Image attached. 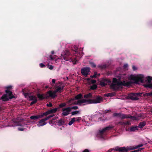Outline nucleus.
<instances>
[{"label": "nucleus", "instance_id": "nucleus-40", "mask_svg": "<svg viewBox=\"0 0 152 152\" xmlns=\"http://www.w3.org/2000/svg\"><path fill=\"white\" fill-rule=\"evenodd\" d=\"M15 123L16 124V125L17 126H22V125L21 124V123L19 121H14Z\"/></svg>", "mask_w": 152, "mask_h": 152}, {"label": "nucleus", "instance_id": "nucleus-9", "mask_svg": "<svg viewBox=\"0 0 152 152\" xmlns=\"http://www.w3.org/2000/svg\"><path fill=\"white\" fill-rule=\"evenodd\" d=\"M90 68L89 67H85L82 68L81 70L82 74L85 77H87L90 72Z\"/></svg>", "mask_w": 152, "mask_h": 152}, {"label": "nucleus", "instance_id": "nucleus-13", "mask_svg": "<svg viewBox=\"0 0 152 152\" xmlns=\"http://www.w3.org/2000/svg\"><path fill=\"white\" fill-rule=\"evenodd\" d=\"M114 151H118L119 152H127V149L125 147H116L114 148Z\"/></svg>", "mask_w": 152, "mask_h": 152}, {"label": "nucleus", "instance_id": "nucleus-43", "mask_svg": "<svg viewBox=\"0 0 152 152\" xmlns=\"http://www.w3.org/2000/svg\"><path fill=\"white\" fill-rule=\"evenodd\" d=\"M97 75V72H95L94 73V75H93L91 76L90 77L91 78H96V77Z\"/></svg>", "mask_w": 152, "mask_h": 152}, {"label": "nucleus", "instance_id": "nucleus-55", "mask_svg": "<svg viewBox=\"0 0 152 152\" xmlns=\"http://www.w3.org/2000/svg\"><path fill=\"white\" fill-rule=\"evenodd\" d=\"M54 94L55 95H57L56 94L57 92H58L56 90V89L54 90V91L53 92Z\"/></svg>", "mask_w": 152, "mask_h": 152}, {"label": "nucleus", "instance_id": "nucleus-4", "mask_svg": "<svg viewBox=\"0 0 152 152\" xmlns=\"http://www.w3.org/2000/svg\"><path fill=\"white\" fill-rule=\"evenodd\" d=\"M72 56L68 50H66L64 51L61 54V59L66 61H69L72 58Z\"/></svg>", "mask_w": 152, "mask_h": 152}, {"label": "nucleus", "instance_id": "nucleus-12", "mask_svg": "<svg viewBox=\"0 0 152 152\" xmlns=\"http://www.w3.org/2000/svg\"><path fill=\"white\" fill-rule=\"evenodd\" d=\"M56 96H57V95H55L53 91L51 90L49 91H48L47 93L46 94V99H48L50 97L54 98Z\"/></svg>", "mask_w": 152, "mask_h": 152}, {"label": "nucleus", "instance_id": "nucleus-39", "mask_svg": "<svg viewBox=\"0 0 152 152\" xmlns=\"http://www.w3.org/2000/svg\"><path fill=\"white\" fill-rule=\"evenodd\" d=\"M66 105V104L65 103H61L59 105V107L60 108H63Z\"/></svg>", "mask_w": 152, "mask_h": 152}, {"label": "nucleus", "instance_id": "nucleus-47", "mask_svg": "<svg viewBox=\"0 0 152 152\" xmlns=\"http://www.w3.org/2000/svg\"><path fill=\"white\" fill-rule=\"evenodd\" d=\"M119 114H120V113H114L113 114V116L115 117H119Z\"/></svg>", "mask_w": 152, "mask_h": 152}, {"label": "nucleus", "instance_id": "nucleus-59", "mask_svg": "<svg viewBox=\"0 0 152 152\" xmlns=\"http://www.w3.org/2000/svg\"><path fill=\"white\" fill-rule=\"evenodd\" d=\"M83 152H89V151L88 149H86L83 151Z\"/></svg>", "mask_w": 152, "mask_h": 152}, {"label": "nucleus", "instance_id": "nucleus-64", "mask_svg": "<svg viewBox=\"0 0 152 152\" xmlns=\"http://www.w3.org/2000/svg\"><path fill=\"white\" fill-rule=\"evenodd\" d=\"M113 150H114V148H113V149H110L109 150L107 151V152H111Z\"/></svg>", "mask_w": 152, "mask_h": 152}, {"label": "nucleus", "instance_id": "nucleus-27", "mask_svg": "<svg viewBox=\"0 0 152 152\" xmlns=\"http://www.w3.org/2000/svg\"><path fill=\"white\" fill-rule=\"evenodd\" d=\"M30 118L31 120H35L36 119H37L39 118V115H37L31 116L30 117Z\"/></svg>", "mask_w": 152, "mask_h": 152}, {"label": "nucleus", "instance_id": "nucleus-21", "mask_svg": "<svg viewBox=\"0 0 152 152\" xmlns=\"http://www.w3.org/2000/svg\"><path fill=\"white\" fill-rule=\"evenodd\" d=\"M130 131L131 132H134L136 130H138V126H132L130 128Z\"/></svg>", "mask_w": 152, "mask_h": 152}, {"label": "nucleus", "instance_id": "nucleus-30", "mask_svg": "<svg viewBox=\"0 0 152 152\" xmlns=\"http://www.w3.org/2000/svg\"><path fill=\"white\" fill-rule=\"evenodd\" d=\"M83 103H85L86 102H88V104H90V99H82L81 100Z\"/></svg>", "mask_w": 152, "mask_h": 152}, {"label": "nucleus", "instance_id": "nucleus-26", "mask_svg": "<svg viewBox=\"0 0 152 152\" xmlns=\"http://www.w3.org/2000/svg\"><path fill=\"white\" fill-rule=\"evenodd\" d=\"M130 118L131 120H136L137 119V117L135 116H132L131 115H128L127 118Z\"/></svg>", "mask_w": 152, "mask_h": 152}, {"label": "nucleus", "instance_id": "nucleus-22", "mask_svg": "<svg viewBox=\"0 0 152 152\" xmlns=\"http://www.w3.org/2000/svg\"><path fill=\"white\" fill-rule=\"evenodd\" d=\"M83 98L82 95L81 94H80L75 97V99L76 100H79Z\"/></svg>", "mask_w": 152, "mask_h": 152}, {"label": "nucleus", "instance_id": "nucleus-41", "mask_svg": "<svg viewBox=\"0 0 152 152\" xmlns=\"http://www.w3.org/2000/svg\"><path fill=\"white\" fill-rule=\"evenodd\" d=\"M89 64L92 67L95 68L96 66V65L93 62H90Z\"/></svg>", "mask_w": 152, "mask_h": 152}, {"label": "nucleus", "instance_id": "nucleus-62", "mask_svg": "<svg viewBox=\"0 0 152 152\" xmlns=\"http://www.w3.org/2000/svg\"><path fill=\"white\" fill-rule=\"evenodd\" d=\"M24 129L23 128H18V130L20 131H23Z\"/></svg>", "mask_w": 152, "mask_h": 152}, {"label": "nucleus", "instance_id": "nucleus-54", "mask_svg": "<svg viewBox=\"0 0 152 152\" xmlns=\"http://www.w3.org/2000/svg\"><path fill=\"white\" fill-rule=\"evenodd\" d=\"M73 48L75 50V51H76L78 50V48L77 46H74Z\"/></svg>", "mask_w": 152, "mask_h": 152}, {"label": "nucleus", "instance_id": "nucleus-10", "mask_svg": "<svg viewBox=\"0 0 152 152\" xmlns=\"http://www.w3.org/2000/svg\"><path fill=\"white\" fill-rule=\"evenodd\" d=\"M127 99L134 101H136L139 99V98L135 96L134 93H132L129 94L127 96Z\"/></svg>", "mask_w": 152, "mask_h": 152}, {"label": "nucleus", "instance_id": "nucleus-5", "mask_svg": "<svg viewBox=\"0 0 152 152\" xmlns=\"http://www.w3.org/2000/svg\"><path fill=\"white\" fill-rule=\"evenodd\" d=\"M78 108L77 106H73L72 107H67L62 109V114L64 116H67L69 114V112L72 109L77 110Z\"/></svg>", "mask_w": 152, "mask_h": 152}, {"label": "nucleus", "instance_id": "nucleus-20", "mask_svg": "<svg viewBox=\"0 0 152 152\" xmlns=\"http://www.w3.org/2000/svg\"><path fill=\"white\" fill-rule=\"evenodd\" d=\"M84 97L86 99L92 98V94L91 93H89L87 94H85L84 96Z\"/></svg>", "mask_w": 152, "mask_h": 152}, {"label": "nucleus", "instance_id": "nucleus-18", "mask_svg": "<svg viewBox=\"0 0 152 152\" xmlns=\"http://www.w3.org/2000/svg\"><path fill=\"white\" fill-rule=\"evenodd\" d=\"M119 117L122 119L127 118L128 115L125 114L120 113Z\"/></svg>", "mask_w": 152, "mask_h": 152}, {"label": "nucleus", "instance_id": "nucleus-2", "mask_svg": "<svg viewBox=\"0 0 152 152\" xmlns=\"http://www.w3.org/2000/svg\"><path fill=\"white\" fill-rule=\"evenodd\" d=\"M113 128V126L110 125L104 128L102 130H99L97 134L98 137L100 138L104 139L106 135V131L111 130Z\"/></svg>", "mask_w": 152, "mask_h": 152}, {"label": "nucleus", "instance_id": "nucleus-8", "mask_svg": "<svg viewBox=\"0 0 152 152\" xmlns=\"http://www.w3.org/2000/svg\"><path fill=\"white\" fill-rule=\"evenodd\" d=\"M64 87V86L62 85L61 83L59 82L55 85L54 88L56 89L58 93H61Z\"/></svg>", "mask_w": 152, "mask_h": 152}, {"label": "nucleus", "instance_id": "nucleus-52", "mask_svg": "<svg viewBox=\"0 0 152 152\" xmlns=\"http://www.w3.org/2000/svg\"><path fill=\"white\" fill-rule=\"evenodd\" d=\"M78 105H80V104H82L83 103L81 100H79L77 101Z\"/></svg>", "mask_w": 152, "mask_h": 152}, {"label": "nucleus", "instance_id": "nucleus-29", "mask_svg": "<svg viewBox=\"0 0 152 152\" xmlns=\"http://www.w3.org/2000/svg\"><path fill=\"white\" fill-rule=\"evenodd\" d=\"M143 96H152V92L148 93H145L143 94Z\"/></svg>", "mask_w": 152, "mask_h": 152}, {"label": "nucleus", "instance_id": "nucleus-37", "mask_svg": "<svg viewBox=\"0 0 152 152\" xmlns=\"http://www.w3.org/2000/svg\"><path fill=\"white\" fill-rule=\"evenodd\" d=\"M97 88V86L96 84H94L91 86V89L92 90L96 89Z\"/></svg>", "mask_w": 152, "mask_h": 152}, {"label": "nucleus", "instance_id": "nucleus-31", "mask_svg": "<svg viewBox=\"0 0 152 152\" xmlns=\"http://www.w3.org/2000/svg\"><path fill=\"white\" fill-rule=\"evenodd\" d=\"M75 118H72L71 120L68 123L69 125H71L75 121Z\"/></svg>", "mask_w": 152, "mask_h": 152}, {"label": "nucleus", "instance_id": "nucleus-44", "mask_svg": "<svg viewBox=\"0 0 152 152\" xmlns=\"http://www.w3.org/2000/svg\"><path fill=\"white\" fill-rule=\"evenodd\" d=\"M56 55H54L53 56L52 55H50V58L51 60H54L56 58Z\"/></svg>", "mask_w": 152, "mask_h": 152}, {"label": "nucleus", "instance_id": "nucleus-23", "mask_svg": "<svg viewBox=\"0 0 152 152\" xmlns=\"http://www.w3.org/2000/svg\"><path fill=\"white\" fill-rule=\"evenodd\" d=\"M48 115V112L46 111L45 112L43 113H41L40 115H38L39 118H42L45 116H46Z\"/></svg>", "mask_w": 152, "mask_h": 152}, {"label": "nucleus", "instance_id": "nucleus-45", "mask_svg": "<svg viewBox=\"0 0 152 152\" xmlns=\"http://www.w3.org/2000/svg\"><path fill=\"white\" fill-rule=\"evenodd\" d=\"M37 102V100L36 99L35 101H33L30 103V105H32L36 103Z\"/></svg>", "mask_w": 152, "mask_h": 152}, {"label": "nucleus", "instance_id": "nucleus-60", "mask_svg": "<svg viewBox=\"0 0 152 152\" xmlns=\"http://www.w3.org/2000/svg\"><path fill=\"white\" fill-rule=\"evenodd\" d=\"M12 88V86H9L7 87V90H9L11 88Z\"/></svg>", "mask_w": 152, "mask_h": 152}, {"label": "nucleus", "instance_id": "nucleus-19", "mask_svg": "<svg viewBox=\"0 0 152 152\" xmlns=\"http://www.w3.org/2000/svg\"><path fill=\"white\" fill-rule=\"evenodd\" d=\"M145 125V121H142L139 123L138 127L140 129H141Z\"/></svg>", "mask_w": 152, "mask_h": 152}, {"label": "nucleus", "instance_id": "nucleus-6", "mask_svg": "<svg viewBox=\"0 0 152 152\" xmlns=\"http://www.w3.org/2000/svg\"><path fill=\"white\" fill-rule=\"evenodd\" d=\"M90 104H97L103 101V98L101 96L96 95L93 99H90Z\"/></svg>", "mask_w": 152, "mask_h": 152}, {"label": "nucleus", "instance_id": "nucleus-16", "mask_svg": "<svg viewBox=\"0 0 152 152\" xmlns=\"http://www.w3.org/2000/svg\"><path fill=\"white\" fill-rule=\"evenodd\" d=\"M37 96L38 98L40 100H43L45 99H46V95L45 96H44V95L43 94H41L39 93L37 94Z\"/></svg>", "mask_w": 152, "mask_h": 152}, {"label": "nucleus", "instance_id": "nucleus-14", "mask_svg": "<svg viewBox=\"0 0 152 152\" xmlns=\"http://www.w3.org/2000/svg\"><path fill=\"white\" fill-rule=\"evenodd\" d=\"M58 109V108H55L49 110L47 111L48 115L50 114L54 113H56Z\"/></svg>", "mask_w": 152, "mask_h": 152}, {"label": "nucleus", "instance_id": "nucleus-48", "mask_svg": "<svg viewBox=\"0 0 152 152\" xmlns=\"http://www.w3.org/2000/svg\"><path fill=\"white\" fill-rule=\"evenodd\" d=\"M142 150V148H139V149H138V150H134V151H131L130 152H138L139 151H141Z\"/></svg>", "mask_w": 152, "mask_h": 152}, {"label": "nucleus", "instance_id": "nucleus-51", "mask_svg": "<svg viewBox=\"0 0 152 152\" xmlns=\"http://www.w3.org/2000/svg\"><path fill=\"white\" fill-rule=\"evenodd\" d=\"M39 66L41 68H43L45 66V65L43 63H40Z\"/></svg>", "mask_w": 152, "mask_h": 152}, {"label": "nucleus", "instance_id": "nucleus-25", "mask_svg": "<svg viewBox=\"0 0 152 152\" xmlns=\"http://www.w3.org/2000/svg\"><path fill=\"white\" fill-rule=\"evenodd\" d=\"M69 61L70 62H72L73 64L75 65L76 64V62L77 61V60L76 59V58H75L73 59L72 57V58L70 59V60Z\"/></svg>", "mask_w": 152, "mask_h": 152}, {"label": "nucleus", "instance_id": "nucleus-63", "mask_svg": "<svg viewBox=\"0 0 152 152\" xmlns=\"http://www.w3.org/2000/svg\"><path fill=\"white\" fill-rule=\"evenodd\" d=\"M132 69L134 71L136 69V67L134 66H132Z\"/></svg>", "mask_w": 152, "mask_h": 152}, {"label": "nucleus", "instance_id": "nucleus-32", "mask_svg": "<svg viewBox=\"0 0 152 152\" xmlns=\"http://www.w3.org/2000/svg\"><path fill=\"white\" fill-rule=\"evenodd\" d=\"M100 84L102 86L104 87L107 85V84L102 80L100 82Z\"/></svg>", "mask_w": 152, "mask_h": 152}, {"label": "nucleus", "instance_id": "nucleus-34", "mask_svg": "<svg viewBox=\"0 0 152 152\" xmlns=\"http://www.w3.org/2000/svg\"><path fill=\"white\" fill-rule=\"evenodd\" d=\"M98 67L102 69H106L107 67V66L106 64H104L98 65Z\"/></svg>", "mask_w": 152, "mask_h": 152}, {"label": "nucleus", "instance_id": "nucleus-61", "mask_svg": "<svg viewBox=\"0 0 152 152\" xmlns=\"http://www.w3.org/2000/svg\"><path fill=\"white\" fill-rule=\"evenodd\" d=\"M56 82V80L55 79H53L52 80V83L53 84H54Z\"/></svg>", "mask_w": 152, "mask_h": 152}, {"label": "nucleus", "instance_id": "nucleus-15", "mask_svg": "<svg viewBox=\"0 0 152 152\" xmlns=\"http://www.w3.org/2000/svg\"><path fill=\"white\" fill-rule=\"evenodd\" d=\"M5 92L7 94H8L10 99H12L14 98V96L12 95V92L9 90H6Z\"/></svg>", "mask_w": 152, "mask_h": 152}, {"label": "nucleus", "instance_id": "nucleus-49", "mask_svg": "<svg viewBox=\"0 0 152 152\" xmlns=\"http://www.w3.org/2000/svg\"><path fill=\"white\" fill-rule=\"evenodd\" d=\"M47 106L48 107H51L53 106V104L52 103L50 102L49 104H47Z\"/></svg>", "mask_w": 152, "mask_h": 152}, {"label": "nucleus", "instance_id": "nucleus-46", "mask_svg": "<svg viewBox=\"0 0 152 152\" xmlns=\"http://www.w3.org/2000/svg\"><path fill=\"white\" fill-rule=\"evenodd\" d=\"M143 145L142 144H139V145H137L135 146V148H136V149H137L139 148L142 147Z\"/></svg>", "mask_w": 152, "mask_h": 152}, {"label": "nucleus", "instance_id": "nucleus-42", "mask_svg": "<svg viewBox=\"0 0 152 152\" xmlns=\"http://www.w3.org/2000/svg\"><path fill=\"white\" fill-rule=\"evenodd\" d=\"M79 111H73L71 113V114L72 115H74L76 114L79 113Z\"/></svg>", "mask_w": 152, "mask_h": 152}, {"label": "nucleus", "instance_id": "nucleus-33", "mask_svg": "<svg viewBox=\"0 0 152 152\" xmlns=\"http://www.w3.org/2000/svg\"><path fill=\"white\" fill-rule=\"evenodd\" d=\"M127 150V152H128V151H130L134 149H136V148H135V147L134 146H129V147H127L126 148Z\"/></svg>", "mask_w": 152, "mask_h": 152}, {"label": "nucleus", "instance_id": "nucleus-57", "mask_svg": "<svg viewBox=\"0 0 152 152\" xmlns=\"http://www.w3.org/2000/svg\"><path fill=\"white\" fill-rule=\"evenodd\" d=\"M81 119V117H77L76 118V121H79Z\"/></svg>", "mask_w": 152, "mask_h": 152}, {"label": "nucleus", "instance_id": "nucleus-56", "mask_svg": "<svg viewBox=\"0 0 152 152\" xmlns=\"http://www.w3.org/2000/svg\"><path fill=\"white\" fill-rule=\"evenodd\" d=\"M119 124L121 125H125V122L122 121H120L119 122Z\"/></svg>", "mask_w": 152, "mask_h": 152}, {"label": "nucleus", "instance_id": "nucleus-38", "mask_svg": "<svg viewBox=\"0 0 152 152\" xmlns=\"http://www.w3.org/2000/svg\"><path fill=\"white\" fill-rule=\"evenodd\" d=\"M114 94L113 93H109L107 94H106L105 95V96H114Z\"/></svg>", "mask_w": 152, "mask_h": 152}, {"label": "nucleus", "instance_id": "nucleus-58", "mask_svg": "<svg viewBox=\"0 0 152 152\" xmlns=\"http://www.w3.org/2000/svg\"><path fill=\"white\" fill-rule=\"evenodd\" d=\"M128 66V65L127 64H125L124 65L123 67L124 69H126Z\"/></svg>", "mask_w": 152, "mask_h": 152}, {"label": "nucleus", "instance_id": "nucleus-53", "mask_svg": "<svg viewBox=\"0 0 152 152\" xmlns=\"http://www.w3.org/2000/svg\"><path fill=\"white\" fill-rule=\"evenodd\" d=\"M48 68L52 70L53 68V67L51 65H50L48 66Z\"/></svg>", "mask_w": 152, "mask_h": 152}, {"label": "nucleus", "instance_id": "nucleus-36", "mask_svg": "<svg viewBox=\"0 0 152 152\" xmlns=\"http://www.w3.org/2000/svg\"><path fill=\"white\" fill-rule=\"evenodd\" d=\"M103 80L106 83H110L111 81L110 80L108 79H107V78H105Z\"/></svg>", "mask_w": 152, "mask_h": 152}, {"label": "nucleus", "instance_id": "nucleus-3", "mask_svg": "<svg viewBox=\"0 0 152 152\" xmlns=\"http://www.w3.org/2000/svg\"><path fill=\"white\" fill-rule=\"evenodd\" d=\"M144 77V76L142 75H140L137 76L133 75H131L130 76L131 80H133L134 83L137 84H139V83H143L144 80L143 79Z\"/></svg>", "mask_w": 152, "mask_h": 152}, {"label": "nucleus", "instance_id": "nucleus-11", "mask_svg": "<svg viewBox=\"0 0 152 152\" xmlns=\"http://www.w3.org/2000/svg\"><path fill=\"white\" fill-rule=\"evenodd\" d=\"M148 84L146 85L147 87L152 88V77L148 76L146 77Z\"/></svg>", "mask_w": 152, "mask_h": 152}, {"label": "nucleus", "instance_id": "nucleus-1", "mask_svg": "<svg viewBox=\"0 0 152 152\" xmlns=\"http://www.w3.org/2000/svg\"><path fill=\"white\" fill-rule=\"evenodd\" d=\"M133 83V82L129 81L125 82V81L123 82L118 80L116 78H113V83L111 85V88L114 91L118 90L121 86L128 87L131 86Z\"/></svg>", "mask_w": 152, "mask_h": 152}, {"label": "nucleus", "instance_id": "nucleus-28", "mask_svg": "<svg viewBox=\"0 0 152 152\" xmlns=\"http://www.w3.org/2000/svg\"><path fill=\"white\" fill-rule=\"evenodd\" d=\"M29 98L30 100L35 101L37 99V98L36 96H29Z\"/></svg>", "mask_w": 152, "mask_h": 152}, {"label": "nucleus", "instance_id": "nucleus-7", "mask_svg": "<svg viewBox=\"0 0 152 152\" xmlns=\"http://www.w3.org/2000/svg\"><path fill=\"white\" fill-rule=\"evenodd\" d=\"M54 116V114L50 115L42 119L39 121V124L37 125L38 126H43L46 125L47 123L45 122V121Z\"/></svg>", "mask_w": 152, "mask_h": 152}, {"label": "nucleus", "instance_id": "nucleus-35", "mask_svg": "<svg viewBox=\"0 0 152 152\" xmlns=\"http://www.w3.org/2000/svg\"><path fill=\"white\" fill-rule=\"evenodd\" d=\"M143 94V93H134V94H135V96L137 97L141 96Z\"/></svg>", "mask_w": 152, "mask_h": 152}, {"label": "nucleus", "instance_id": "nucleus-24", "mask_svg": "<svg viewBox=\"0 0 152 152\" xmlns=\"http://www.w3.org/2000/svg\"><path fill=\"white\" fill-rule=\"evenodd\" d=\"M58 123L59 125H61L64 124L65 122L63 119H61L58 121Z\"/></svg>", "mask_w": 152, "mask_h": 152}, {"label": "nucleus", "instance_id": "nucleus-50", "mask_svg": "<svg viewBox=\"0 0 152 152\" xmlns=\"http://www.w3.org/2000/svg\"><path fill=\"white\" fill-rule=\"evenodd\" d=\"M96 82V80H91V82L92 84L95 83Z\"/></svg>", "mask_w": 152, "mask_h": 152}, {"label": "nucleus", "instance_id": "nucleus-17", "mask_svg": "<svg viewBox=\"0 0 152 152\" xmlns=\"http://www.w3.org/2000/svg\"><path fill=\"white\" fill-rule=\"evenodd\" d=\"M1 99L4 101H7L9 100V99L6 94L4 95L1 98Z\"/></svg>", "mask_w": 152, "mask_h": 152}]
</instances>
